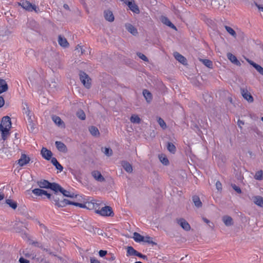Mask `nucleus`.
Wrapping results in <instances>:
<instances>
[{"label":"nucleus","instance_id":"obj_1","mask_svg":"<svg viewBox=\"0 0 263 263\" xmlns=\"http://www.w3.org/2000/svg\"><path fill=\"white\" fill-rule=\"evenodd\" d=\"M79 76L80 80L84 86L88 89L91 86V79L89 76L85 72L82 71L80 72Z\"/></svg>","mask_w":263,"mask_h":263},{"label":"nucleus","instance_id":"obj_2","mask_svg":"<svg viewBox=\"0 0 263 263\" xmlns=\"http://www.w3.org/2000/svg\"><path fill=\"white\" fill-rule=\"evenodd\" d=\"M20 5L24 9L29 11H32L34 10L35 12H37L39 10V9L37 7H36L35 5H32L29 2L27 1L22 2Z\"/></svg>","mask_w":263,"mask_h":263},{"label":"nucleus","instance_id":"obj_3","mask_svg":"<svg viewBox=\"0 0 263 263\" xmlns=\"http://www.w3.org/2000/svg\"><path fill=\"white\" fill-rule=\"evenodd\" d=\"M96 213L103 216H112L114 215L112 208L109 206H105L100 210H97Z\"/></svg>","mask_w":263,"mask_h":263},{"label":"nucleus","instance_id":"obj_4","mask_svg":"<svg viewBox=\"0 0 263 263\" xmlns=\"http://www.w3.org/2000/svg\"><path fill=\"white\" fill-rule=\"evenodd\" d=\"M11 128V119L8 116L4 117L0 124V128L10 129Z\"/></svg>","mask_w":263,"mask_h":263},{"label":"nucleus","instance_id":"obj_5","mask_svg":"<svg viewBox=\"0 0 263 263\" xmlns=\"http://www.w3.org/2000/svg\"><path fill=\"white\" fill-rule=\"evenodd\" d=\"M241 93L242 97L249 102H253V98L248 92L247 89L245 88L241 89Z\"/></svg>","mask_w":263,"mask_h":263},{"label":"nucleus","instance_id":"obj_6","mask_svg":"<svg viewBox=\"0 0 263 263\" xmlns=\"http://www.w3.org/2000/svg\"><path fill=\"white\" fill-rule=\"evenodd\" d=\"M41 154L42 157L46 160H49L52 158V152L50 150L47 149L46 148H42L41 150Z\"/></svg>","mask_w":263,"mask_h":263},{"label":"nucleus","instance_id":"obj_7","mask_svg":"<svg viewBox=\"0 0 263 263\" xmlns=\"http://www.w3.org/2000/svg\"><path fill=\"white\" fill-rule=\"evenodd\" d=\"M178 223L185 231H189L191 227L189 223L183 218H180L177 220Z\"/></svg>","mask_w":263,"mask_h":263},{"label":"nucleus","instance_id":"obj_8","mask_svg":"<svg viewBox=\"0 0 263 263\" xmlns=\"http://www.w3.org/2000/svg\"><path fill=\"white\" fill-rule=\"evenodd\" d=\"M30 160V158L26 155L22 154L20 159L18 160V163L21 166H23L28 163Z\"/></svg>","mask_w":263,"mask_h":263},{"label":"nucleus","instance_id":"obj_9","mask_svg":"<svg viewBox=\"0 0 263 263\" xmlns=\"http://www.w3.org/2000/svg\"><path fill=\"white\" fill-rule=\"evenodd\" d=\"M92 176L99 182H103L105 181V178L101 175V173L98 171H93L91 172Z\"/></svg>","mask_w":263,"mask_h":263},{"label":"nucleus","instance_id":"obj_10","mask_svg":"<svg viewBox=\"0 0 263 263\" xmlns=\"http://www.w3.org/2000/svg\"><path fill=\"white\" fill-rule=\"evenodd\" d=\"M246 60L251 65L253 66L260 74L263 76V67L249 59H247Z\"/></svg>","mask_w":263,"mask_h":263},{"label":"nucleus","instance_id":"obj_11","mask_svg":"<svg viewBox=\"0 0 263 263\" xmlns=\"http://www.w3.org/2000/svg\"><path fill=\"white\" fill-rule=\"evenodd\" d=\"M55 146L57 149L63 153H66L67 152V148L66 145L61 141H56L55 143Z\"/></svg>","mask_w":263,"mask_h":263},{"label":"nucleus","instance_id":"obj_12","mask_svg":"<svg viewBox=\"0 0 263 263\" xmlns=\"http://www.w3.org/2000/svg\"><path fill=\"white\" fill-rule=\"evenodd\" d=\"M228 59L234 64L237 66H240V62L237 60V58L231 53H227Z\"/></svg>","mask_w":263,"mask_h":263},{"label":"nucleus","instance_id":"obj_13","mask_svg":"<svg viewBox=\"0 0 263 263\" xmlns=\"http://www.w3.org/2000/svg\"><path fill=\"white\" fill-rule=\"evenodd\" d=\"M37 184L38 186H39L41 188H45V189H49L50 185H51V182H49L48 181L42 179L37 182Z\"/></svg>","mask_w":263,"mask_h":263},{"label":"nucleus","instance_id":"obj_14","mask_svg":"<svg viewBox=\"0 0 263 263\" xmlns=\"http://www.w3.org/2000/svg\"><path fill=\"white\" fill-rule=\"evenodd\" d=\"M121 164L127 173H132L133 172V167L128 162L122 161L121 162Z\"/></svg>","mask_w":263,"mask_h":263},{"label":"nucleus","instance_id":"obj_15","mask_svg":"<svg viewBox=\"0 0 263 263\" xmlns=\"http://www.w3.org/2000/svg\"><path fill=\"white\" fill-rule=\"evenodd\" d=\"M126 29L134 35H136L138 34L137 29L132 24H125Z\"/></svg>","mask_w":263,"mask_h":263},{"label":"nucleus","instance_id":"obj_16","mask_svg":"<svg viewBox=\"0 0 263 263\" xmlns=\"http://www.w3.org/2000/svg\"><path fill=\"white\" fill-rule=\"evenodd\" d=\"M10 129L0 128L2 139H3L4 141L6 140L10 136Z\"/></svg>","mask_w":263,"mask_h":263},{"label":"nucleus","instance_id":"obj_17","mask_svg":"<svg viewBox=\"0 0 263 263\" xmlns=\"http://www.w3.org/2000/svg\"><path fill=\"white\" fill-rule=\"evenodd\" d=\"M254 203L260 207H263V197L260 196H255L253 197Z\"/></svg>","mask_w":263,"mask_h":263},{"label":"nucleus","instance_id":"obj_18","mask_svg":"<svg viewBox=\"0 0 263 263\" xmlns=\"http://www.w3.org/2000/svg\"><path fill=\"white\" fill-rule=\"evenodd\" d=\"M104 17L106 20L111 22L114 21V16L112 12L110 10H105L104 12Z\"/></svg>","mask_w":263,"mask_h":263},{"label":"nucleus","instance_id":"obj_19","mask_svg":"<svg viewBox=\"0 0 263 263\" xmlns=\"http://www.w3.org/2000/svg\"><path fill=\"white\" fill-rule=\"evenodd\" d=\"M58 43L63 47H67L69 44L66 38L62 37L61 35L58 36Z\"/></svg>","mask_w":263,"mask_h":263},{"label":"nucleus","instance_id":"obj_20","mask_svg":"<svg viewBox=\"0 0 263 263\" xmlns=\"http://www.w3.org/2000/svg\"><path fill=\"white\" fill-rule=\"evenodd\" d=\"M49 189L54 191V193H58V192H61L62 187H61L59 184L53 182L51 183Z\"/></svg>","mask_w":263,"mask_h":263},{"label":"nucleus","instance_id":"obj_21","mask_svg":"<svg viewBox=\"0 0 263 263\" xmlns=\"http://www.w3.org/2000/svg\"><path fill=\"white\" fill-rule=\"evenodd\" d=\"M192 200L195 206L197 208H200L202 206V203L200 200V198L197 196L194 195L192 197Z\"/></svg>","mask_w":263,"mask_h":263},{"label":"nucleus","instance_id":"obj_22","mask_svg":"<svg viewBox=\"0 0 263 263\" xmlns=\"http://www.w3.org/2000/svg\"><path fill=\"white\" fill-rule=\"evenodd\" d=\"M8 89V85L5 80L0 79V94L6 91Z\"/></svg>","mask_w":263,"mask_h":263},{"label":"nucleus","instance_id":"obj_23","mask_svg":"<svg viewBox=\"0 0 263 263\" xmlns=\"http://www.w3.org/2000/svg\"><path fill=\"white\" fill-rule=\"evenodd\" d=\"M222 221L226 226H231L233 224V219L229 216H224L222 217Z\"/></svg>","mask_w":263,"mask_h":263},{"label":"nucleus","instance_id":"obj_24","mask_svg":"<svg viewBox=\"0 0 263 263\" xmlns=\"http://www.w3.org/2000/svg\"><path fill=\"white\" fill-rule=\"evenodd\" d=\"M52 121L55 123V124L59 126L65 127V124L61 119L57 116H53L52 117Z\"/></svg>","mask_w":263,"mask_h":263},{"label":"nucleus","instance_id":"obj_25","mask_svg":"<svg viewBox=\"0 0 263 263\" xmlns=\"http://www.w3.org/2000/svg\"><path fill=\"white\" fill-rule=\"evenodd\" d=\"M143 95L147 103H150L153 99L152 93L147 89L143 90Z\"/></svg>","mask_w":263,"mask_h":263},{"label":"nucleus","instance_id":"obj_26","mask_svg":"<svg viewBox=\"0 0 263 263\" xmlns=\"http://www.w3.org/2000/svg\"><path fill=\"white\" fill-rule=\"evenodd\" d=\"M174 57L177 61L183 64H184L186 61V59L177 52L174 53Z\"/></svg>","mask_w":263,"mask_h":263},{"label":"nucleus","instance_id":"obj_27","mask_svg":"<svg viewBox=\"0 0 263 263\" xmlns=\"http://www.w3.org/2000/svg\"><path fill=\"white\" fill-rule=\"evenodd\" d=\"M51 162L55 166L57 170H59L60 172L63 171V166L59 163L55 158H52L51 159Z\"/></svg>","mask_w":263,"mask_h":263},{"label":"nucleus","instance_id":"obj_28","mask_svg":"<svg viewBox=\"0 0 263 263\" xmlns=\"http://www.w3.org/2000/svg\"><path fill=\"white\" fill-rule=\"evenodd\" d=\"M138 252L134 249L131 246L127 247V256H136Z\"/></svg>","mask_w":263,"mask_h":263},{"label":"nucleus","instance_id":"obj_29","mask_svg":"<svg viewBox=\"0 0 263 263\" xmlns=\"http://www.w3.org/2000/svg\"><path fill=\"white\" fill-rule=\"evenodd\" d=\"M73 203V202L70 201L66 199H64L63 200L60 201L59 203H57V206L58 207H64L68 204H72Z\"/></svg>","mask_w":263,"mask_h":263},{"label":"nucleus","instance_id":"obj_30","mask_svg":"<svg viewBox=\"0 0 263 263\" xmlns=\"http://www.w3.org/2000/svg\"><path fill=\"white\" fill-rule=\"evenodd\" d=\"M127 5L129 7V9L134 12H139L138 7L135 3H133L132 2H128Z\"/></svg>","mask_w":263,"mask_h":263},{"label":"nucleus","instance_id":"obj_31","mask_svg":"<svg viewBox=\"0 0 263 263\" xmlns=\"http://www.w3.org/2000/svg\"><path fill=\"white\" fill-rule=\"evenodd\" d=\"M89 131L91 133V134L96 137H98L100 135V133L99 129L97 127L94 126H91L89 127Z\"/></svg>","mask_w":263,"mask_h":263},{"label":"nucleus","instance_id":"obj_32","mask_svg":"<svg viewBox=\"0 0 263 263\" xmlns=\"http://www.w3.org/2000/svg\"><path fill=\"white\" fill-rule=\"evenodd\" d=\"M133 235V238L136 242H141L144 240V237L137 232L134 233Z\"/></svg>","mask_w":263,"mask_h":263},{"label":"nucleus","instance_id":"obj_33","mask_svg":"<svg viewBox=\"0 0 263 263\" xmlns=\"http://www.w3.org/2000/svg\"><path fill=\"white\" fill-rule=\"evenodd\" d=\"M162 22L165 24L166 25L170 27L173 29H176V27L175 26L174 24H173L171 21L166 17H164L162 19Z\"/></svg>","mask_w":263,"mask_h":263},{"label":"nucleus","instance_id":"obj_34","mask_svg":"<svg viewBox=\"0 0 263 263\" xmlns=\"http://www.w3.org/2000/svg\"><path fill=\"white\" fill-rule=\"evenodd\" d=\"M6 203L9 205L12 209L15 210L16 209L17 204L16 202L12 200V199H7L6 200Z\"/></svg>","mask_w":263,"mask_h":263},{"label":"nucleus","instance_id":"obj_35","mask_svg":"<svg viewBox=\"0 0 263 263\" xmlns=\"http://www.w3.org/2000/svg\"><path fill=\"white\" fill-rule=\"evenodd\" d=\"M130 121L133 123L139 124L141 122V119L138 117V116L133 115L130 117Z\"/></svg>","mask_w":263,"mask_h":263},{"label":"nucleus","instance_id":"obj_36","mask_svg":"<svg viewBox=\"0 0 263 263\" xmlns=\"http://www.w3.org/2000/svg\"><path fill=\"white\" fill-rule=\"evenodd\" d=\"M167 149L171 153L174 154L176 151L175 146L171 142H168L167 144Z\"/></svg>","mask_w":263,"mask_h":263},{"label":"nucleus","instance_id":"obj_37","mask_svg":"<svg viewBox=\"0 0 263 263\" xmlns=\"http://www.w3.org/2000/svg\"><path fill=\"white\" fill-rule=\"evenodd\" d=\"M0 153L2 154H4L7 157L10 156L12 155V153L9 151V149L6 147H3L0 149Z\"/></svg>","mask_w":263,"mask_h":263},{"label":"nucleus","instance_id":"obj_38","mask_svg":"<svg viewBox=\"0 0 263 263\" xmlns=\"http://www.w3.org/2000/svg\"><path fill=\"white\" fill-rule=\"evenodd\" d=\"M200 61H201L205 66H206L208 68H212L213 66V63L211 61L208 59H199Z\"/></svg>","mask_w":263,"mask_h":263},{"label":"nucleus","instance_id":"obj_39","mask_svg":"<svg viewBox=\"0 0 263 263\" xmlns=\"http://www.w3.org/2000/svg\"><path fill=\"white\" fill-rule=\"evenodd\" d=\"M23 110L24 113L28 117L29 119H30L31 116L30 114V110L29 109V107L27 103H24L23 106Z\"/></svg>","mask_w":263,"mask_h":263},{"label":"nucleus","instance_id":"obj_40","mask_svg":"<svg viewBox=\"0 0 263 263\" xmlns=\"http://www.w3.org/2000/svg\"><path fill=\"white\" fill-rule=\"evenodd\" d=\"M61 193L64 196H66V197H71V198H73L74 197V195L73 193H71L70 192L64 189L63 187H62V190L61 191Z\"/></svg>","mask_w":263,"mask_h":263},{"label":"nucleus","instance_id":"obj_41","mask_svg":"<svg viewBox=\"0 0 263 263\" xmlns=\"http://www.w3.org/2000/svg\"><path fill=\"white\" fill-rule=\"evenodd\" d=\"M224 28L230 34H231L233 37H236V33L233 28L228 26H225Z\"/></svg>","mask_w":263,"mask_h":263},{"label":"nucleus","instance_id":"obj_42","mask_svg":"<svg viewBox=\"0 0 263 263\" xmlns=\"http://www.w3.org/2000/svg\"><path fill=\"white\" fill-rule=\"evenodd\" d=\"M77 117L81 120H84L86 118L85 112L82 110H79L77 112Z\"/></svg>","mask_w":263,"mask_h":263},{"label":"nucleus","instance_id":"obj_43","mask_svg":"<svg viewBox=\"0 0 263 263\" xmlns=\"http://www.w3.org/2000/svg\"><path fill=\"white\" fill-rule=\"evenodd\" d=\"M254 178L255 179L258 180H261L263 179V171H259L256 173Z\"/></svg>","mask_w":263,"mask_h":263},{"label":"nucleus","instance_id":"obj_44","mask_svg":"<svg viewBox=\"0 0 263 263\" xmlns=\"http://www.w3.org/2000/svg\"><path fill=\"white\" fill-rule=\"evenodd\" d=\"M157 121L159 125L162 129H165L166 128V124L164 121L160 117L158 118Z\"/></svg>","mask_w":263,"mask_h":263},{"label":"nucleus","instance_id":"obj_45","mask_svg":"<svg viewBox=\"0 0 263 263\" xmlns=\"http://www.w3.org/2000/svg\"><path fill=\"white\" fill-rule=\"evenodd\" d=\"M57 196H58V193H54V194H52V198L51 199V201H52L54 202L55 205H57V203H59V202H60V199L59 197H58Z\"/></svg>","mask_w":263,"mask_h":263},{"label":"nucleus","instance_id":"obj_46","mask_svg":"<svg viewBox=\"0 0 263 263\" xmlns=\"http://www.w3.org/2000/svg\"><path fill=\"white\" fill-rule=\"evenodd\" d=\"M143 241L145 242H147L149 244H152L153 245H156V243H155V242H154L152 240V238L150 236L144 237V240Z\"/></svg>","mask_w":263,"mask_h":263},{"label":"nucleus","instance_id":"obj_47","mask_svg":"<svg viewBox=\"0 0 263 263\" xmlns=\"http://www.w3.org/2000/svg\"><path fill=\"white\" fill-rule=\"evenodd\" d=\"M251 130L256 133L259 137H263L262 132H260L257 127H252Z\"/></svg>","mask_w":263,"mask_h":263},{"label":"nucleus","instance_id":"obj_48","mask_svg":"<svg viewBox=\"0 0 263 263\" xmlns=\"http://www.w3.org/2000/svg\"><path fill=\"white\" fill-rule=\"evenodd\" d=\"M32 193L36 196H42L43 190L40 189H35L32 191Z\"/></svg>","mask_w":263,"mask_h":263},{"label":"nucleus","instance_id":"obj_49","mask_svg":"<svg viewBox=\"0 0 263 263\" xmlns=\"http://www.w3.org/2000/svg\"><path fill=\"white\" fill-rule=\"evenodd\" d=\"M159 159H160V161L164 165H167L169 163V161H168L167 158L164 156H160Z\"/></svg>","mask_w":263,"mask_h":263},{"label":"nucleus","instance_id":"obj_50","mask_svg":"<svg viewBox=\"0 0 263 263\" xmlns=\"http://www.w3.org/2000/svg\"><path fill=\"white\" fill-rule=\"evenodd\" d=\"M104 153L107 156H111L112 155V151L110 148L105 147V150L104 151Z\"/></svg>","mask_w":263,"mask_h":263},{"label":"nucleus","instance_id":"obj_51","mask_svg":"<svg viewBox=\"0 0 263 263\" xmlns=\"http://www.w3.org/2000/svg\"><path fill=\"white\" fill-rule=\"evenodd\" d=\"M28 120H29V124H28V128H29V129L31 132H33L34 131V124L33 123L32 120L30 119H28Z\"/></svg>","mask_w":263,"mask_h":263},{"label":"nucleus","instance_id":"obj_52","mask_svg":"<svg viewBox=\"0 0 263 263\" xmlns=\"http://www.w3.org/2000/svg\"><path fill=\"white\" fill-rule=\"evenodd\" d=\"M137 55L139 57V58H140L144 61H145V62L148 61V58L143 53L138 52V53H137Z\"/></svg>","mask_w":263,"mask_h":263},{"label":"nucleus","instance_id":"obj_53","mask_svg":"<svg viewBox=\"0 0 263 263\" xmlns=\"http://www.w3.org/2000/svg\"><path fill=\"white\" fill-rule=\"evenodd\" d=\"M232 188L238 194L241 193V190L240 188L237 186L235 184H232Z\"/></svg>","mask_w":263,"mask_h":263},{"label":"nucleus","instance_id":"obj_54","mask_svg":"<svg viewBox=\"0 0 263 263\" xmlns=\"http://www.w3.org/2000/svg\"><path fill=\"white\" fill-rule=\"evenodd\" d=\"M72 205H76V206H78L80 208H86V205L85 204H83V203H78V202H73V203H72Z\"/></svg>","mask_w":263,"mask_h":263},{"label":"nucleus","instance_id":"obj_55","mask_svg":"<svg viewBox=\"0 0 263 263\" xmlns=\"http://www.w3.org/2000/svg\"><path fill=\"white\" fill-rule=\"evenodd\" d=\"M216 187L217 190L221 191L222 190V184L219 181H217L216 183Z\"/></svg>","mask_w":263,"mask_h":263},{"label":"nucleus","instance_id":"obj_56","mask_svg":"<svg viewBox=\"0 0 263 263\" xmlns=\"http://www.w3.org/2000/svg\"><path fill=\"white\" fill-rule=\"evenodd\" d=\"M99 254L100 257H104L107 254V251L105 250H100L99 252Z\"/></svg>","mask_w":263,"mask_h":263},{"label":"nucleus","instance_id":"obj_57","mask_svg":"<svg viewBox=\"0 0 263 263\" xmlns=\"http://www.w3.org/2000/svg\"><path fill=\"white\" fill-rule=\"evenodd\" d=\"M31 245L35 246V247H39V248H42V245L40 243H39L37 241H32L31 242Z\"/></svg>","mask_w":263,"mask_h":263},{"label":"nucleus","instance_id":"obj_58","mask_svg":"<svg viewBox=\"0 0 263 263\" xmlns=\"http://www.w3.org/2000/svg\"><path fill=\"white\" fill-rule=\"evenodd\" d=\"M20 263H29V261L27 259L21 257L19 259Z\"/></svg>","mask_w":263,"mask_h":263},{"label":"nucleus","instance_id":"obj_59","mask_svg":"<svg viewBox=\"0 0 263 263\" xmlns=\"http://www.w3.org/2000/svg\"><path fill=\"white\" fill-rule=\"evenodd\" d=\"M5 104V101L4 98L2 96H0V108L3 107Z\"/></svg>","mask_w":263,"mask_h":263},{"label":"nucleus","instance_id":"obj_60","mask_svg":"<svg viewBox=\"0 0 263 263\" xmlns=\"http://www.w3.org/2000/svg\"><path fill=\"white\" fill-rule=\"evenodd\" d=\"M244 124V122L242 120H238L237 121V125L240 128H242V125Z\"/></svg>","mask_w":263,"mask_h":263},{"label":"nucleus","instance_id":"obj_61","mask_svg":"<svg viewBox=\"0 0 263 263\" xmlns=\"http://www.w3.org/2000/svg\"><path fill=\"white\" fill-rule=\"evenodd\" d=\"M137 256H138V257H139L140 258H143L144 259H147V256L146 255H143V254H142L141 253H140L139 252H138Z\"/></svg>","mask_w":263,"mask_h":263},{"label":"nucleus","instance_id":"obj_62","mask_svg":"<svg viewBox=\"0 0 263 263\" xmlns=\"http://www.w3.org/2000/svg\"><path fill=\"white\" fill-rule=\"evenodd\" d=\"M91 263H100V261L95 258H90Z\"/></svg>","mask_w":263,"mask_h":263},{"label":"nucleus","instance_id":"obj_63","mask_svg":"<svg viewBox=\"0 0 263 263\" xmlns=\"http://www.w3.org/2000/svg\"><path fill=\"white\" fill-rule=\"evenodd\" d=\"M255 6L258 8L259 11H263V6L260 5L258 4L257 3H255Z\"/></svg>","mask_w":263,"mask_h":263},{"label":"nucleus","instance_id":"obj_64","mask_svg":"<svg viewBox=\"0 0 263 263\" xmlns=\"http://www.w3.org/2000/svg\"><path fill=\"white\" fill-rule=\"evenodd\" d=\"M78 48H80L81 49V54L84 53L85 50L84 49H83L82 47L79 45H78V47H77L76 50H78Z\"/></svg>","mask_w":263,"mask_h":263}]
</instances>
